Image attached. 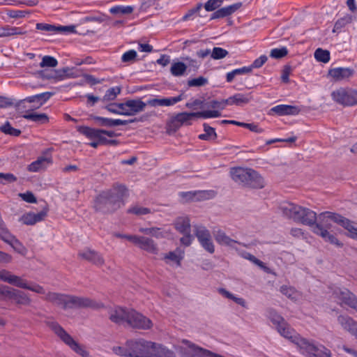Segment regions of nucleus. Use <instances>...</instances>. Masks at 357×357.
Here are the masks:
<instances>
[{
	"instance_id": "obj_52",
	"label": "nucleus",
	"mask_w": 357,
	"mask_h": 357,
	"mask_svg": "<svg viewBox=\"0 0 357 357\" xmlns=\"http://www.w3.org/2000/svg\"><path fill=\"white\" fill-rule=\"evenodd\" d=\"M228 54V51L222 47H215L211 52V58L215 60L225 58Z\"/></svg>"
},
{
	"instance_id": "obj_63",
	"label": "nucleus",
	"mask_w": 357,
	"mask_h": 357,
	"mask_svg": "<svg viewBox=\"0 0 357 357\" xmlns=\"http://www.w3.org/2000/svg\"><path fill=\"white\" fill-rule=\"evenodd\" d=\"M182 234L183 235V236L180 239L181 244L184 245L185 246L190 245L194 239L193 236L190 234V232L188 234Z\"/></svg>"
},
{
	"instance_id": "obj_19",
	"label": "nucleus",
	"mask_w": 357,
	"mask_h": 357,
	"mask_svg": "<svg viewBox=\"0 0 357 357\" xmlns=\"http://www.w3.org/2000/svg\"><path fill=\"white\" fill-rule=\"evenodd\" d=\"M354 73V70L350 68L337 67L329 70L328 75L335 82H340L351 77Z\"/></svg>"
},
{
	"instance_id": "obj_29",
	"label": "nucleus",
	"mask_w": 357,
	"mask_h": 357,
	"mask_svg": "<svg viewBox=\"0 0 357 357\" xmlns=\"http://www.w3.org/2000/svg\"><path fill=\"white\" fill-rule=\"evenodd\" d=\"M198 194L199 197L203 199H207L209 197H214L215 192L213 190H201V191H195V192H182L180 193L181 197L185 200H195L196 199L195 196Z\"/></svg>"
},
{
	"instance_id": "obj_12",
	"label": "nucleus",
	"mask_w": 357,
	"mask_h": 357,
	"mask_svg": "<svg viewBox=\"0 0 357 357\" xmlns=\"http://www.w3.org/2000/svg\"><path fill=\"white\" fill-rule=\"evenodd\" d=\"M128 316L126 324L133 328L149 330L153 326V322L149 318L133 309H130Z\"/></svg>"
},
{
	"instance_id": "obj_11",
	"label": "nucleus",
	"mask_w": 357,
	"mask_h": 357,
	"mask_svg": "<svg viewBox=\"0 0 357 357\" xmlns=\"http://www.w3.org/2000/svg\"><path fill=\"white\" fill-rule=\"evenodd\" d=\"M77 130L89 139H96L102 145L105 144L106 136L109 137H117L119 135L112 130L93 128L89 126H81L77 127Z\"/></svg>"
},
{
	"instance_id": "obj_35",
	"label": "nucleus",
	"mask_w": 357,
	"mask_h": 357,
	"mask_svg": "<svg viewBox=\"0 0 357 357\" xmlns=\"http://www.w3.org/2000/svg\"><path fill=\"white\" fill-rule=\"evenodd\" d=\"M25 32L23 31L20 27L10 26L8 25L0 27V38L22 35Z\"/></svg>"
},
{
	"instance_id": "obj_5",
	"label": "nucleus",
	"mask_w": 357,
	"mask_h": 357,
	"mask_svg": "<svg viewBox=\"0 0 357 357\" xmlns=\"http://www.w3.org/2000/svg\"><path fill=\"white\" fill-rule=\"evenodd\" d=\"M155 342L144 338L130 339L125 346L114 347L112 351L116 355L124 357H153Z\"/></svg>"
},
{
	"instance_id": "obj_6",
	"label": "nucleus",
	"mask_w": 357,
	"mask_h": 357,
	"mask_svg": "<svg viewBox=\"0 0 357 357\" xmlns=\"http://www.w3.org/2000/svg\"><path fill=\"white\" fill-rule=\"evenodd\" d=\"M299 220L298 222L312 227V231L320 236L326 242L341 247L342 244L337 238L331 234L326 228H324L321 223H316L317 214L313 211L304 207H300Z\"/></svg>"
},
{
	"instance_id": "obj_9",
	"label": "nucleus",
	"mask_w": 357,
	"mask_h": 357,
	"mask_svg": "<svg viewBox=\"0 0 357 357\" xmlns=\"http://www.w3.org/2000/svg\"><path fill=\"white\" fill-rule=\"evenodd\" d=\"M333 100L344 107L357 105V89L340 87L331 93Z\"/></svg>"
},
{
	"instance_id": "obj_8",
	"label": "nucleus",
	"mask_w": 357,
	"mask_h": 357,
	"mask_svg": "<svg viewBox=\"0 0 357 357\" xmlns=\"http://www.w3.org/2000/svg\"><path fill=\"white\" fill-rule=\"evenodd\" d=\"M50 328L55 333V334L72 350L82 357H87L89 353L85 350L84 347L79 344L72 336L68 334L64 328L57 322L52 321L48 323Z\"/></svg>"
},
{
	"instance_id": "obj_24",
	"label": "nucleus",
	"mask_w": 357,
	"mask_h": 357,
	"mask_svg": "<svg viewBox=\"0 0 357 357\" xmlns=\"http://www.w3.org/2000/svg\"><path fill=\"white\" fill-rule=\"evenodd\" d=\"M271 112L279 116L285 115H298L301 112V109L298 106L289 105H278L271 108Z\"/></svg>"
},
{
	"instance_id": "obj_14",
	"label": "nucleus",
	"mask_w": 357,
	"mask_h": 357,
	"mask_svg": "<svg viewBox=\"0 0 357 357\" xmlns=\"http://www.w3.org/2000/svg\"><path fill=\"white\" fill-rule=\"evenodd\" d=\"M332 294L341 305H347L357 312V297L349 289L335 288L333 290Z\"/></svg>"
},
{
	"instance_id": "obj_13",
	"label": "nucleus",
	"mask_w": 357,
	"mask_h": 357,
	"mask_svg": "<svg viewBox=\"0 0 357 357\" xmlns=\"http://www.w3.org/2000/svg\"><path fill=\"white\" fill-rule=\"evenodd\" d=\"M181 126L184 124L190 125V122L193 117L202 118L204 119L218 118L221 116L218 111H200L197 112H181L175 115Z\"/></svg>"
},
{
	"instance_id": "obj_36",
	"label": "nucleus",
	"mask_w": 357,
	"mask_h": 357,
	"mask_svg": "<svg viewBox=\"0 0 357 357\" xmlns=\"http://www.w3.org/2000/svg\"><path fill=\"white\" fill-rule=\"evenodd\" d=\"M315 351H310L305 354L307 357H332L331 351L323 345L316 346Z\"/></svg>"
},
{
	"instance_id": "obj_10",
	"label": "nucleus",
	"mask_w": 357,
	"mask_h": 357,
	"mask_svg": "<svg viewBox=\"0 0 357 357\" xmlns=\"http://www.w3.org/2000/svg\"><path fill=\"white\" fill-rule=\"evenodd\" d=\"M319 220L322 222H326L325 226L328 228L329 224L327 223L328 220H332L334 222L339 224L345 228L348 232L349 236L357 240V227H355L353 222H351L347 218L330 211H326L320 214Z\"/></svg>"
},
{
	"instance_id": "obj_18",
	"label": "nucleus",
	"mask_w": 357,
	"mask_h": 357,
	"mask_svg": "<svg viewBox=\"0 0 357 357\" xmlns=\"http://www.w3.org/2000/svg\"><path fill=\"white\" fill-rule=\"evenodd\" d=\"M129 310L130 309L115 306L109 311V319L118 324L127 323Z\"/></svg>"
},
{
	"instance_id": "obj_32",
	"label": "nucleus",
	"mask_w": 357,
	"mask_h": 357,
	"mask_svg": "<svg viewBox=\"0 0 357 357\" xmlns=\"http://www.w3.org/2000/svg\"><path fill=\"white\" fill-rule=\"evenodd\" d=\"M11 299L14 300L16 304L29 305L31 300L24 292L13 289L11 294Z\"/></svg>"
},
{
	"instance_id": "obj_38",
	"label": "nucleus",
	"mask_w": 357,
	"mask_h": 357,
	"mask_svg": "<svg viewBox=\"0 0 357 357\" xmlns=\"http://www.w3.org/2000/svg\"><path fill=\"white\" fill-rule=\"evenodd\" d=\"M194 231L199 242L204 239L207 240L211 236L209 230L203 225H195Z\"/></svg>"
},
{
	"instance_id": "obj_16",
	"label": "nucleus",
	"mask_w": 357,
	"mask_h": 357,
	"mask_svg": "<svg viewBox=\"0 0 357 357\" xmlns=\"http://www.w3.org/2000/svg\"><path fill=\"white\" fill-rule=\"evenodd\" d=\"M301 206L296 205L291 202H284L279 206V210L283 214L284 216L287 218L292 219L295 222H298L299 220Z\"/></svg>"
},
{
	"instance_id": "obj_26",
	"label": "nucleus",
	"mask_w": 357,
	"mask_h": 357,
	"mask_svg": "<svg viewBox=\"0 0 357 357\" xmlns=\"http://www.w3.org/2000/svg\"><path fill=\"white\" fill-rule=\"evenodd\" d=\"M229 98V105L242 106L246 105L253 100L252 92L245 93H235Z\"/></svg>"
},
{
	"instance_id": "obj_44",
	"label": "nucleus",
	"mask_w": 357,
	"mask_h": 357,
	"mask_svg": "<svg viewBox=\"0 0 357 357\" xmlns=\"http://www.w3.org/2000/svg\"><path fill=\"white\" fill-rule=\"evenodd\" d=\"M134 8L131 6H115L109 9L112 14H130Z\"/></svg>"
},
{
	"instance_id": "obj_51",
	"label": "nucleus",
	"mask_w": 357,
	"mask_h": 357,
	"mask_svg": "<svg viewBox=\"0 0 357 357\" xmlns=\"http://www.w3.org/2000/svg\"><path fill=\"white\" fill-rule=\"evenodd\" d=\"M13 289V288H11L8 286L0 284V300H11Z\"/></svg>"
},
{
	"instance_id": "obj_17",
	"label": "nucleus",
	"mask_w": 357,
	"mask_h": 357,
	"mask_svg": "<svg viewBox=\"0 0 357 357\" xmlns=\"http://www.w3.org/2000/svg\"><path fill=\"white\" fill-rule=\"evenodd\" d=\"M132 238L135 240L134 244L138 246L140 249L151 254H157V245L151 238L142 236H136V238Z\"/></svg>"
},
{
	"instance_id": "obj_2",
	"label": "nucleus",
	"mask_w": 357,
	"mask_h": 357,
	"mask_svg": "<svg viewBox=\"0 0 357 357\" xmlns=\"http://www.w3.org/2000/svg\"><path fill=\"white\" fill-rule=\"evenodd\" d=\"M126 185L115 183L110 189L100 192L94 199L93 208L96 212L112 213L125 205L127 195Z\"/></svg>"
},
{
	"instance_id": "obj_47",
	"label": "nucleus",
	"mask_w": 357,
	"mask_h": 357,
	"mask_svg": "<svg viewBox=\"0 0 357 357\" xmlns=\"http://www.w3.org/2000/svg\"><path fill=\"white\" fill-rule=\"evenodd\" d=\"M58 65L57 60L52 56H44L42 59L41 62L40 63V66L41 68L44 67H51L54 68L56 67Z\"/></svg>"
},
{
	"instance_id": "obj_61",
	"label": "nucleus",
	"mask_w": 357,
	"mask_h": 357,
	"mask_svg": "<svg viewBox=\"0 0 357 357\" xmlns=\"http://www.w3.org/2000/svg\"><path fill=\"white\" fill-rule=\"evenodd\" d=\"M268 60L266 55H261L259 58L256 59L249 67L253 68H261Z\"/></svg>"
},
{
	"instance_id": "obj_30",
	"label": "nucleus",
	"mask_w": 357,
	"mask_h": 357,
	"mask_svg": "<svg viewBox=\"0 0 357 357\" xmlns=\"http://www.w3.org/2000/svg\"><path fill=\"white\" fill-rule=\"evenodd\" d=\"M50 163H52V160L50 158L40 156L38 157L36 160L32 162L28 165L27 170L30 172H37L45 169L47 167V165Z\"/></svg>"
},
{
	"instance_id": "obj_59",
	"label": "nucleus",
	"mask_w": 357,
	"mask_h": 357,
	"mask_svg": "<svg viewBox=\"0 0 357 357\" xmlns=\"http://www.w3.org/2000/svg\"><path fill=\"white\" fill-rule=\"evenodd\" d=\"M93 119L100 126L112 127V119L94 116Z\"/></svg>"
},
{
	"instance_id": "obj_48",
	"label": "nucleus",
	"mask_w": 357,
	"mask_h": 357,
	"mask_svg": "<svg viewBox=\"0 0 357 357\" xmlns=\"http://www.w3.org/2000/svg\"><path fill=\"white\" fill-rule=\"evenodd\" d=\"M203 5L202 3H199L196 5L195 7L191 8L183 16V21H188L192 20L194 16L198 13L201 9L202 8Z\"/></svg>"
},
{
	"instance_id": "obj_7",
	"label": "nucleus",
	"mask_w": 357,
	"mask_h": 357,
	"mask_svg": "<svg viewBox=\"0 0 357 357\" xmlns=\"http://www.w3.org/2000/svg\"><path fill=\"white\" fill-rule=\"evenodd\" d=\"M232 180L244 186L261 189L264 187V181L261 175L250 168L241 167H233L230 169Z\"/></svg>"
},
{
	"instance_id": "obj_41",
	"label": "nucleus",
	"mask_w": 357,
	"mask_h": 357,
	"mask_svg": "<svg viewBox=\"0 0 357 357\" xmlns=\"http://www.w3.org/2000/svg\"><path fill=\"white\" fill-rule=\"evenodd\" d=\"M121 89L119 86H113L106 91L104 96L102 98V102L111 101L116 99L117 96L120 94Z\"/></svg>"
},
{
	"instance_id": "obj_40",
	"label": "nucleus",
	"mask_w": 357,
	"mask_h": 357,
	"mask_svg": "<svg viewBox=\"0 0 357 357\" xmlns=\"http://www.w3.org/2000/svg\"><path fill=\"white\" fill-rule=\"evenodd\" d=\"M204 133L200 134L198 137L199 139L207 141L210 139H215L217 137L215 128L209 126L206 123H204Z\"/></svg>"
},
{
	"instance_id": "obj_55",
	"label": "nucleus",
	"mask_w": 357,
	"mask_h": 357,
	"mask_svg": "<svg viewBox=\"0 0 357 357\" xmlns=\"http://www.w3.org/2000/svg\"><path fill=\"white\" fill-rule=\"evenodd\" d=\"M202 247L210 254H213L215 252V246L213 243L211 236L208 238L207 240H202L199 242Z\"/></svg>"
},
{
	"instance_id": "obj_20",
	"label": "nucleus",
	"mask_w": 357,
	"mask_h": 357,
	"mask_svg": "<svg viewBox=\"0 0 357 357\" xmlns=\"http://www.w3.org/2000/svg\"><path fill=\"white\" fill-rule=\"evenodd\" d=\"M36 29L43 32L55 33L59 32H73L75 29L73 26H55L47 23H37Z\"/></svg>"
},
{
	"instance_id": "obj_28",
	"label": "nucleus",
	"mask_w": 357,
	"mask_h": 357,
	"mask_svg": "<svg viewBox=\"0 0 357 357\" xmlns=\"http://www.w3.org/2000/svg\"><path fill=\"white\" fill-rule=\"evenodd\" d=\"M126 105L128 107L129 112H126L127 116H133L144 111L146 107V103L139 99L128 100L126 101Z\"/></svg>"
},
{
	"instance_id": "obj_43",
	"label": "nucleus",
	"mask_w": 357,
	"mask_h": 357,
	"mask_svg": "<svg viewBox=\"0 0 357 357\" xmlns=\"http://www.w3.org/2000/svg\"><path fill=\"white\" fill-rule=\"evenodd\" d=\"M280 291L292 301L297 300L299 296L298 292L294 288L287 285H282L280 287Z\"/></svg>"
},
{
	"instance_id": "obj_1",
	"label": "nucleus",
	"mask_w": 357,
	"mask_h": 357,
	"mask_svg": "<svg viewBox=\"0 0 357 357\" xmlns=\"http://www.w3.org/2000/svg\"><path fill=\"white\" fill-rule=\"evenodd\" d=\"M0 280L14 285L17 287L30 290L40 294H45L44 300L61 307L63 310L75 308L100 309L104 307L102 303L87 297L76 296L68 294L48 292L45 294V289L40 284L33 283L29 284L22 278L13 275L9 271H0Z\"/></svg>"
},
{
	"instance_id": "obj_60",
	"label": "nucleus",
	"mask_w": 357,
	"mask_h": 357,
	"mask_svg": "<svg viewBox=\"0 0 357 357\" xmlns=\"http://www.w3.org/2000/svg\"><path fill=\"white\" fill-rule=\"evenodd\" d=\"M20 196L22 197V199L29 204H35L37 202L36 197L34 196L33 192L30 191H27L24 193H20Z\"/></svg>"
},
{
	"instance_id": "obj_33",
	"label": "nucleus",
	"mask_w": 357,
	"mask_h": 357,
	"mask_svg": "<svg viewBox=\"0 0 357 357\" xmlns=\"http://www.w3.org/2000/svg\"><path fill=\"white\" fill-rule=\"evenodd\" d=\"M153 357H176L174 352L166 347L155 342Z\"/></svg>"
},
{
	"instance_id": "obj_62",
	"label": "nucleus",
	"mask_w": 357,
	"mask_h": 357,
	"mask_svg": "<svg viewBox=\"0 0 357 357\" xmlns=\"http://www.w3.org/2000/svg\"><path fill=\"white\" fill-rule=\"evenodd\" d=\"M291 72V68L289 66H284L282 72L281 79L284 83L289 82V75Z\"/></svg>"
},
{
	"instance_id": "obj_46",
	"label": "nucleus",
	"mask_w": 357,
	"mask_h": 357,
	"mask_svg": "<svg viewBox=\"0 0 357 357\" xmlns=\"http://www.w3.org/2000/svg\"><path fill=\"white\" fill-rule=\"evenodd\" d=\"M182 126L178 121L176 116H173L167 123V131L168 132H176Z\"/></svg>"
},
{
	"instance_id": "obj_56",
	"label": "nucleus",
	"mask_w": 357,
	"mask_h": 357,
	"mask_svg": "<svg viewBox=\"0 0 357 357\" xmlns=\"http://www.w3.org/2000/svg\"><path fill=\"white\" fill-rule=\"evenodd\" d=\"M151 212L149 208L142 207L139 206H134L128 209V213H133L137 215H146Z\"/></svg>"
},
{
	"instance_id": "obj_42",
	"label": "nucleus",
	"mask_w": 357,
	"mask_h": 357,
	"mask_svg": "<svg viewBox=\"0 0 357 357\" xmlns=\"http://www.w3.org/2000/svg\"><path fill=\"white\" fill-rule=\"evenodd\" d=\"M314 58L317 61L328 63L330 61V52L328 50L318 48L315 50L314 54Z\"/></svg>"
},
{
	"instance_id": "obj_50",
	"label": "nucleus",
	"mask_w": 357,
	"mask_h": 357,
	"mask_svg": "<svg viewBox=\"0 0 357 357\" xmlns=\"http://www.w3.org/2000/svg\"><path fill=\"white\" fill-rule=\"evenodd\" d=\"M288 50L287 47L273 48L271 50L270 56L274 59H281L287 56Z\"/></svg>"
},
{
	"instance_id": "obj_25",
	"label": "nucleus",
	"mask_w": 357,
	"mask_h": 357,
	"mask_svg": "<svg viewBox=\"0 0 357 357\" xmlns=\"http://www.w3.org/2000/svg\"><path fill=\"white\" fill-rule=\"evenodd\" d=\"M242 6V3H236L216 10L211 17V20L224 18L234 13Z\"/></svg>"
},
{
	"instance_id": "obj_64",
	"label": "nucleus",
	"mask_w": 357,
	"mask_h": 357,
	"mask_svg": "<svg viewBox=\"0 0 357 357\" xmlns=\"http://www.w3.org/2000/svg\"><path fill=\"white\" fill-rule=\"evenodd\" d=\"M86 98V104L90 107H93L100 100V98L95 96L92 93H87L85 95Z\"/></svg>"
},
{
	"instance_id": "obj_39",
	"label": "nucleus",
	"mask_w": 357,
	"mask_h": 357,
	"mask_svg": "<svg viewBox=\"0 0 357 357\" xmlns=\"http://www.w3.org/2000/svg\"><path fill=\"white\" fill-rule=\"evenodd\" d=\"M186 70L187 66L181 61H178L172 63L170 72L172 75L179 77L183 75Z\"/></svg>"
},
{
	"instance_id": "obj_49",
	"label": "nucleus",
	"mask_w": 357,
	"mask_h": 357,
	"mask_svg": "<svg viewBox=\"0 0 357 357\" xmlns=\"http://www.w3.org/2000/svg\"><path fill=\"white\" fill-rule=\"evenodd\" d=\"M223 0H208L204 7L208 12L215 11L222 4Z\"/></svg>"
},
{
	"instance_id": "obj_22",
	"label": "nucleus",
	"mask_w": 357,
	"mask_h": 357,
	"mask_svg": "<svg viewBox=\"0 0 357 357\" xmlns=\"http://www.w3.org/2000/svg\"><path fill=\"white\" fill-rule=\"evenodd\" d=\"M79 256L96 266H102L104 264L102 257L96 251L89 248L80 251Z\"/></svg>"
},
{
	"instance_id": "obj_57",
	"label": "nucleus",
	"mask_w": 357,
	"mask_h": 357,
	"mask_svg": "<svg viewBox=\"0 0 357 357\" xmlns=\"http://www.w3.org/2000/svg\"><path fill=\"white\" fill-rule=\"evenodd\" d=\"M137 56L135 50H130L122 54L121 61L124 63L131 62L135 60Z\"/></svg>"
},
{
	"instance_id": "obj_21",
	"label": "nucleus",
	"mask_w": 357,
	"mask_h": 357,
	"mask_svg": "<svg viewBox=\"0 0 357 357\" xmlns=\"http://www.w3.org/2000/svg\"><path fill=\"white\" fill-rule=\"evenodd\" d=\"M2 240L9 244L17 253L23 256L26 255L27 249L15 236L12 235L10 232H6Z\"/></svg>"
},
{
	"instance_id": "obj_34",
	"label": "nucleus",
	"mask_w": 357,
	"mask_h": 357,
	"mask_svg": "<svg viewBox=\"0 0 357 357\" xmlns=\"http://www.w3.org/2000/svg\"><path fill=\"white\" fill-rule=\"evenodd\" d=\"M184 251L181 248H176L174 251L169 252L164 256V259L174 261L177 266H180L181 261L184 258Z\"/></svg>"
},
{
	"instance_id": "obj_54",
	"label": "nucleus",
	"mask_w": 357,
	"mask_h": 357,
	"mask_svg": "<svg viewBox=\"0 0 357 357\" xmlns=\"http://www.w3.org/2000/svg\"><path fill=\"white\" fill-rule=\"evenodd\" d=\"M208 84V79L202 76L191 79L188 81V85L190 87L202 86Z\"/></svg>"
},
{
	"instance_id": "obj_3",
	"label": "nucleus",
	"mask_w": 357,
	"mask_h": 357,
	"mask_svg": "<svg viewBox=\"0 0 357 357\" xmlns=\"http://www.w3.org/2000/svg\"><path fill=\"white\" fill-rule=\"evenodd\" d=\"M267 313L268 318L275 326L278 332L282 337L296 344L301 354L305 355L308 351H315V345L310 342L307 340L301 337L276 311L271 309Z\"/></svg>"
},
{
	"instance_id": "obj_45",
	"label": "nucleus",
	"mask_w": 357,
	"mask_h": 357,
	"mask_svg": "<svg viewBox=\"0 0 357 357\" xmlns=\"http://www.w3.org/2000/svg\"><path fill=\"white\" fill-rule=\"evenodd\" d=\"M0 130L6 134L12 136L17 137L21 134V131L11 126L9 122L5 123L0 127Z\"/></svg>"
},
{
	"instance_id": "obj_15",
	"label": "nucleus",
	"mask_w": 357,
	"mask_h": 357,
	"mask_svg": "<svg viewBox=\"0 0 357 357\" xmlns=\"http://www.w3.org/2000/svg\"><path fill=\"white\" fill-rule=\"evenodd\" d=\"M47 208H43L42 211L37 213L33 212H28L22 215L19 219V221L26 225H33L43 221L47 215Z\"/></svg>"
},
{
	"instance_id": "obj_23",
	"label": "nucleus",
	"mask_w": 357,
	"mask_h": 357,
	"mask_svg": "<svg viewBox=\"0 0 357 357\" xmlns=\"http://www.w3.org/2000/svg\"><path fill=\"white\" fill-rule=\"evenodd\" d=\"M183 99V95L181 93L177 96L168 97L162 98H153L149 100V104L153 107H169L174 105Z\"/></svg>"
},
{
	"instance_id": "obj_27",
	"label": "nucleus",
	"mask_w": 357,
	"mask_h": 357,
	"mask_svg": "<svg viewBox=\"0 0 357 357\" xmlns=\"http://www.w3.org/2000/svg\"><path fill=\"white\" fill-rule=\"evenodd\" d=\"M338 321L344 329L357 338V321L347 316H339Z\"/></svg>"
},
{
	"instance_id": "obj_37",
	"label": "nucleus",
	"mask_w": 357,
	"mask_h": 357,
	"mask_svg": "<svg viewBox=\"0 0 357 357\" xmlns=\"http://www.w3.org/2000/svg\"><path fill=\"white\" fill-rule=\"evenodd\" d=\"M214 236L215 241L220 245L232 246L234 243H237L236 241L231 239L228 236H227L226 234L220 229L218 230L217 231H215Z\"/></svg>"
},
{
	"instance_id": "obj_53",
	"label": "nucleus",
	"mask_w": 357,
	"mask_h": 357,
	"mask_svg": "<svg viewBox=\"0 0 357 357\" xmlns=\"http://www.w3.org/2000/svg\"><path fill=\"white\" fill-rule=\"evenodd\" d=\"M229 98L222 100H213L210 102V107L213 109H218L216 111H218L220 113V112L219 110H222L225 109L227 105H229Z\"/></svg>"
},
{
	"instance_id": "obj_31",
	"label": "nucleus",
	"mask_w": 357,
	"mask_h": 357,
	"mask_svg": "<svg viewBox=\"0 0 357 357\" xmlns=\"http://www.w3.org/2000/svg\"><path fill=\"white\" fill-rule=\"evenodd\" d=\"M174 227L181 234H188L191 231L190 220L188 217H179L176 218Z\"/></svg>"
},
{
	"instance_id": "obj_58",
	"label": "nucleus",
	"mask_w": 357,
	"mask_h": 357,
	"mask_svg": "<svg viewBox=\"0 0 357 357\" xmlns=\"http://www.w3.org/2000/svg\"><path fill=\"white\" fill-rule=\"evenodd\" d=\"M17 177L11 173H1L0 172V183L2 184L10 183L15 182Z\"/></svg>"
},
{
	"instance_id": "obj_4",
	"label": "nucleus",
	"mask_w": 357,
	"mask_h": 357,
	"mask_svg": "<svg viewBox=\"0 0 357 357\" xmlns=\"http://www.w3.org/2000/svg\"><path fill=\"white\" fill-rule=\"evenodd\" d=\"M52 96V93L45 92L28 96L19 103V109L22 111V117L26 120L38 124H45L49 122V117L45 113H37L36 109L42 107Z\"/></svg>"
}]
</instances>
